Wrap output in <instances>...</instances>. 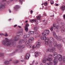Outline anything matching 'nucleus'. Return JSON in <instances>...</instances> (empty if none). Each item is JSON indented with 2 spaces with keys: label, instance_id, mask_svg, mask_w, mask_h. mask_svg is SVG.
Instances as JSON below:
<instances>
[{
  "label": "nucleus",
  "instance_id": "4468645a",
  "mask_svg": "<svg viewBox=\"0 0 65 65\" xmlns=\"http://www.w3.org/2000/svg\"><path fill=\"white\" fill-rule=\"evenodd\" d=\"M60 9L61 10H64L65 9V8L64 6H62L60 7Z\"/></svg>",
  "mask_w": 65,
  "mask_h": 65
},
{
  "label": "nucleus",
  "instance_id": "338daca9",
  "mask_svg": "<svg viewBox=\"0 0 65 65\" xmlns=\"http://www.w3.org/2000/svg\"><path fill=\"white\" fill-rule=\"evenodd\" d=\"M9 10V12H11V11L10 10Z\"/></svg>",
  "mask_w": 65,
  "mask_h": 65
},
{
  "label": "nucleus",
  "instance_id": "8fccbe9b",
  "mask_svg": "<svg viewBox=\"0 0 65 65\" xmlns=\"http://www.w3.org/2000/svg\"><path fill=\"white\" fill-rule=\"evenodd\" d=\"M51 61H49L50 62L49 63H50V65H52L53 64V63H52V62H51Z\"/></svg>",
  "mask_w": 65,
  "mask_h": 65
},
{
  "label": "nucleus",
  "instance_id": "7c9ffc66",
  "mask_svg": "<svg viewBox=\"0 0 65 65\" xmlns=\"http://www.w3.org/2000/svg\"><path fill=\"white\" fill-rule=\"evenodd\" d=\"M25 30L26 32L28 31V28L26 27H25Z\"/></svg>",
  "mask_w": 65,
  "mask_h": 65
},
{
  "label": "nucleus",
  "instance_id": "2eb2a0df",
  "mask_svg": "<svg viewBox=\"0 0 65 65\" xmlns=\"http://www.w3.org/2000/svg\"><path fill=\"white\" fill-rule=\"evenodd\" d=\"M53 44L55 47H57V42H53Z\"/></svg>",
  "mask_w": 65,
  "mask_h": 65
},
{
  "label": "nucleus",
  "instance_id": "7ed1b4c3",
  "mask_svg": "<svg viewBox=\"0 0 65 65\" xmlns=\"http://www.w3.org/2000/svg\"><path fill=\"white\" fill-rule=\"evenodd\" d=\"M48 40V38H47L45 41V45H46V46L49 45L50 47H52L53 44L52 43L49 42Z\"/></svg>",
  "mask_w": 65,
  "mask_h": 65
},
{
  "label": "nucleus",
  "instance_id": "e433bc0d",
  "mask_svg": "<svg viewBox=\"0 0 65 65\" xmlns=\"http://www.w3.org/2000/svg\"><path fill=\"white\" fill-rule=\"evenodd\" d=\"M50 3L51 4H53L54 3V2L53 1V0H51Z\"/></svg>",
  "mask_w": 65,
  "mask_h": 65
},
{
  "label": "nucleus",
  "instance_id": "dca6fc26",
  "mask_svg": "<svg viewBox=\"0 0 65 65\" xmlns=\"http://www.w3.org/2000/svg\"><path fill=\"white\" fill-rule=\"evenodd\" d=\"M29 34H31L32 35V34H34V31H29L28 32Z\"/></svg>",
  "mask_w": 65,
  "mask_h": 65
},
{
  "label": "nucleus",
  "instance_id": "39448f33",
  "mask_svg": "<svg viewBox=\"0 0 65 65\" xmlns=\"http://www.w3.org/2000/svg\"><path fill=\"white\" fill-rule=\"evenodd\" d=\"M30 21L32 23H34L36 25H37L38 24V21L36 19H31L30 20Z\"/></svg>",
  "mask_w": 65,
  "mask_h": 65
},
{
  "label": "nucleus",
  "instance_id": "49530a36",
  "mask_svg": "<svg viewBox=\"0 0 65 65\" xmlns=\"http://www.w3.org/2000/svg\"><path fill=\"white\" fill-rule=\"evenodd\" d=\"M56 29H59V26H58V25H57L56 27Z\"/></svg>",
  "mask_w": 65,
  "mask_h": 65
},
{
  "label": "nucleus",
  "instance_id": "bb28decb",
  "mask_svg": "<svg viewBox=\"0 0 65 65\" xmlns=\"http://www.w3.org/2000/svg\"><path fill=\"white\" fill-rule=\"evenodd\" d=\"M35 57L38 56L39 55L38 53L37 52H35Z\"/></svg>",
  "mask_w": 65,
  "mask_h": 65
},
{
  "label": "nucleus",
  "instance_id": "09e8293b",
  "mask_svg": "<svg viewBox=\"0 0 65 65\" xmlns=\"http://www.w3.org/2000/svg\"><path fill=\"white\" fill-rule=\"evenodd\" d=\"M50 51H51L50 49H48L47 50V52H50Z\"/></svg>",
  "mask_w": 65,
  "mask_h": 65
},
{
  "label": "nucleus",
  "instance_id": "a19ab883",
  "mask_svg": "<svg viewBox=\"0 0 65 65\" xmlns=\"http://www.w3.org/2000/svg\"><path fill=\"white\" fill-rule=\"evenodd\" d=\"M62 32H65V30L64 29H65V28H64V27H62Z\"/></svg>",
  "mask_w": 65,
  "mask_h": 65
},
{
  "label": "nucleus",
  "instance_id": "f3484780",
  "mask_svg": "<svg viewBox=\"0 0 65 65\" xmlns=\"http://www.w3.org/2000/svg\"><path fill=\"white\" fill-rule=\"evenodd\" d=\"M53 35L54 37H55L56 39H58V36H56V33L55 32H53Z\"/></svg>",
  "mask_w": 65,
  "mask_h": 65
},
{
  "label": "nucleus",
  "instance_id": "79ce46f5",
  "mask_svg": "<svg viewBox=\"0 0 65 65\" xmlns=\"http://www.w3.org/2000/svg\"><path fill=\"white\" fill-rule=\"evenodd\" d=\"M63 62H64V63H65V57L64 56L63 57Z\"/></svg>",
  "mask_w": 65,
  "mask_h": 65
},
{
  "label": "nucleus",
  "instance_id": "5fc2aeb1",
  "mask_svg": "<svg viewBox=\"0 0 65 65\" xmlns=\"http://www.w3.org/2000/svg\"><path fill=\"white\" fill-rule=\"evenodd\" d=\"M32 47V48L34 49V48H35V46L34 45H33V46Z\"/></svg>",
  "mask_w": 65,
  "mask_h": 65
},
{
  "label": "nucleus",
  "instance_id": "5701e85b",
  "mask_svg": "<svg viewBox=\"0 0 65 65\" xmlns=\"http://www.w3.org/2000/svg\"><path fill=\"white\" fill-rule=\"evenodd\" d=\"M36 27H37V26H36V27H35L34 28V30L35 31V32H37L38 30L37 28Z\"/></svg>",
  "mask_w": 65,
  "mask_h": 65
},
{
  "label": "nucleus",
  "instance_id": "6ab92c4d",
  "mask_svg": "<svg viewBox=\"0 0 65 65\" xmlns=\"http://www.w3.org/2000/svg\"><path fill=\"white\" fill-rule=\"evenodd\" d=\"M56 50V49L55 48H53L50 51L51 52H52L53 53L54 52H55Z\"/></svg>",
  "mask_w": 65,
  "mask_h": 65
},
{
  "label": "nucleus",
  "instance_id": "13d9d810",
  "mask_svg": "<svg viewBox=\"0 0 65 65\" xmlns=\"http://www.w3.org/2000/svg\"><path fill=\"white\" fill-rule=\"evenodd\" d=\"M17 26V25L16 24L14 25V27H16Z\"/></svg>",
  "mask_w": 65,
  "mask_h": 65
},
{
  "label": "nucleus",
  "instance_id": "de8ad7c7",
  "mask_svg": "<svg viewBox=\"0 0 65 65\" xmlns=\"http://www.w3.org/2000/svg\"><path fill=\"white\" fill-rule=\"evenodd\" d=\"M59 52H62V50L61 49H59Z\"/></svg>",
  "mask_w": 65,
  "mask_h": 65
},
{
  "label": "nucleus",
  "instance_id": "f704fd0d",
  "mask_svg": "<svg viewBox=\"0 0 65 65\" xmlns=\"http://www.w3.org/2000/svg\"><path fill=\"white\" fill-rule=\"evenodd\" d=\"M53 28L54 29H56V25L55 24H53Z\"/></svg>",
  "mask_w": 65,
  "mask_h": 65
},
{
  "label": "nucleus",
  "instance_id": "72a5a7b5",
  "mask_svg": "<svg viewBox=\"0 0 65 65\" xmlns=\"http://www.w3.org/2000/svg\"><path fill=\"white\" fill-rule=\"evenodd\" d=\"M47 38H46V37H45V36H44V38H43V40H46L45 41H46V39H47Z\"/></svg>",
  "mask_w": 65,
  "mask_h": 65
},
{
  "label": "nucleus",
  "instance_id": "cd10ccee",
  "mask_svg": "<svg viewBox=\"0 0 65 65\" xmlns=\"http://www.w3.org/2000/svg\"><path fill=\"white\" fill-rule=\"evenodd\" d=\"M30 36V35L29 34H26L25 35V37L28 38Z\"/></svg>",
  "mask_w": 65,
  "mask_h": 65
},
{
  "label": "nucleus",
  "instance_id": "c03bdc74",
  "mask_svg": "<svg viewBox=\"0 0 65 65\" xmlns=\"http://www.w3.org/2000/svg\"><path fill=\"white\" fill-rule=\"evenodd\" d=\"M47 2H46L44 3V5L45 6H47Z\"/></svg>",
  "mask_w": 65,
  "mask_h": 65
},
{
  "label": "nucleus",
  "instance_id": "37998d69",
  "mask_svg": "<svg viewBox=\"0 0 65 65\" xmlns=\"http://www.w3.org/2000/svg\"><path fill=\"white\" fill-rule=\"evenodd\" d=\"M43 35V36H42L41 37V39H42V40H43V38L44 37V36H45V35Z\"/></svg>",
  "mask_w": 65,
  "mask_h": 65
},
{
  "label": "nucleus",
  "instance_id": "ddd939ff",
  "mask_svg": "<svg viewBox=\"0 0 65 65\" xmlns=\"http://www.w3.org/2000/svg\"><path fill=\"white\" fill-rule=\"evenodd\" d=\"M20 8V7L19 5H16L14 7V10H16L17 9H18V8Z\"/></svg>",
  "mask_w": 65,
  "mask_h": 65
},
{
  "label": "nucleus",
  "instance_id": "bf43d9fd",
  "mask_svg": "<svg viewBox=\"0 0 65 65\" xmlns=\"http://www.w3.org/2000/svg\"><path fill=\"white\" fill-rule=\"evenodd\" d=\"M30 13H33V10H31L30 11Z\"/></svg>",
  "mask_w": 65,
  "mask_h": 65
},
{
  "label": "nucleus",
  "instance_id": "4c0bfd02",
  "mask_svg": "<svg viewBox=\"0 0 65 65\" xmlns=\"http://www.w3.org/2000/svg\"><path fill=\"white\" fill-rule=\"evenodd\" d=\"M25 26H26V27H29V24L27 23L26 24Z\"/></svg>",
  "mask_w": 65,
  "mask_h": 65
},
{
  "label": "nucleus",
  "instance_id": "58836bf2",
  "mask_svg": "<svg viewBox=\"0 0 65 65\" xmlns=\"http://www.w3.org/2000/svg\"><path fill=\"white\" fill-rule=\"evenodd\" d=\"M4 56V54L0 53V57H2Z\"/></svg>",
  "mask_w": 65,
  "mask_h": 65
},
{
  "label": "nucleus",
  "instance_id": "423d86ee",
  "mask_svg": "<svg viewBox=\"0 0 65 65\" xmlns=\"http://www.w3.org/2000/svg\"><path fill=\"white\" fill-rule=\"evenodd\" d=\"M48 58H47V61H52V60H53V58H52V57H53V56L52 54L49 55L48 56Z\"/></svg>",
  "mask_w": 65,
  "mask_h": 65
},
{
  "label": "nucleus",
  "instance_id": "473e14b6",
  "mask_svg": "<svg viewBox=\"0 0 65 65\" xmlns=\"http://www.w3.org/2000/svg\"><path fill=\"white\" fill-rule=\"evenodd\" d=\"M37 19L38 20H40V16L39 15L38 17H37Z\"/></svg>",
  "mask_w": 65,
  "mask_h": 65
},
{
  "label": "nucleus",
  "instance_id": "ea45409f",
  "mask_svg": "<svg viewBox=\"0 0 65 65\" xmlns=\"http://www.w3.org/2000/svg\"><path fill=\"white\" fill-rule=\"evenodd\" d=\"M50 29L51 31H53V26H52L50 28Z\"/></svg>",
  "mask_w": 65,
  "mask_h": 65
},
{
  "label": "nucleus",
  "instance_id": "9b49d317",
  "mask_svg": "<svg viewBox=\"0 0 65 65\" xmlns=\"http://www.w3.org/2000/svg\"><path fill=\"white\" fill-rule=\"evenodd\" d=\"M5 6H6L5 4H0V9H2V8H5Z\"/></svg>",
  "mask_w": 65,
  "mask_h": 65
},
{
  "label": "nucleus",
  "instance_id": "b1692460",
  "mask_svg": "<svg viewBox=\"0 0 65 65\" xmlns=\"http://www.w3.org/2000/svg\"><path fill=\"white\" fill-rule=\"evenodd\" d=\"M42 63H45L46 62V59L44 58L42 60Z\"/></svg>",
  "mask_w": 65,
  "mask_h": 65
},
{
  "label": "nucleus",
  "instance_id": "e2e57ef3",
  "mask_svg": "<svg viewBox=\"0 0 65 65\" xmlns=\"http://www.w3.org/2000/svg\"><path fill=\"white\" fill-rule=\"evenodd\" d=\"M25 23H28V20H26Z\"/></svg>",
  "mask_w": 65,
  "mask_h": 65
},
{
  "label": "nucleus",
  "instance_id": "774afa93",
  "mask_svg": "<svg viewBox=\"0 0 65 65\" xmlns=\"http://www.w3.org/2000/svg\"><path fill=\"white\" fill-rule=\"evenodd\" d=\"M63 18H64V19H65V14Z\"/></svg>",
  "mask_w": 65,
  "mask_h": 65
},
{
  "label": "nucleus",
  "instance_id": "0e129e2a",
  "mask_svg": "<svg viewBox=\"0 0 65 65\" xmlns=\"http://www.w3.org/2000/svg\"><path fill=\"white\" fill-rule=\"evenodd\" d=\"M1 35H3H3H4V34L3 33H1Z\"/></svg>",
  "mask_w": 65,
  "mask_h": 65
},
{
  "label": "nucleus",
  "instance_id": "4d7b16f0",
  "mask_svg": "<svg viewBox=\"0 0 65 65\" xmlns=\"http://www.w3.org/2000/svg\"><path fill=\"white\" fill-rule=\"evenodd\" d=\"M45 64L46 65H49V63H46Z\"/></svg>",
  "mask_w": 65,
  "mask_h": 65
},
{
  "label": "nucleus",
  "instance_id": "052dcab7",
  "mask_svg": "<svg viewBox=\"0 0 65 65\" xmlns=\"http://www.w3.org/2000/svg\"><path fill=\"white\" fill-rule=\"evenodd\" d=\"M34 62H35V61H33V62H32V64H34Z\"/></svg>",
  "mask_w": 65,
  "mask_h": 65
},
{
  "label": "nucleus",
  "instance_id": "4be33fe9",
  "mask_svg": "<svg viewBox=\"0 0 65 65\" xmlns=\"http://www.w3.org/2000/svg\"><path fill=\"white\" fill-rule=\"evenodd\" d=\"M17 47L18 48H24V47H23L22 46H21V45H18L17 46Z\"/></svg>",
  "mask_w": 65,
  "mask_h": 65
},
{
  "label": "nucleus",
  "instance_id": "864d4df0",
  "mask_svg": "<svg viewBox=\"0 0 65 65\" xmlns=\"http://www.w3.org/2000/svg\"><path fill=\"white\" fill-rule=\"evenodd\" d=\"M43 15H44V16H46V14L45 13H44V14H43Z\"/></svg>",
  "mask_w": 65,
  "mask_h": 65
},
{
  "label": "nucleus",
  "instance_id": "69168bd1",
  "mask_svg": "<svg viewBox=\"0 0 65 65\" xmlns=\"http://www.w3.org/2000/svg\"><path fill=\"white\" fill-rule=\"evenodd\" d=\"M21 61L22 62H24V60H21Z\"/></svg>",
  "mask_w": 65,
  "mask_h": 65
},
{
  "label": "nucleus",
  "instance_id": "393cba45",
  "mask_svg": "<svg viewBox=\"0 0 65 65\" xmlns=\"http://www.w3.org/2000/svg\"><path fill=\"white\" fill-rule=\"evenodd\" d=\"M19 62V61L18 60H17L15 62H13V63H14V64H17V63H18Z\"/></svg>",
  "mask_w": 65,
  "mask_h": 65
},
{
  "label": "nucleus",
  "instance_id": "603ef678",
  "mask_svg": "<svg viewBox=\"0 0 65 65\" xmlns=\"http://www.w3.org/2000/svg\"><path fill=\"white\" fill-rule=\"evenodd\" d=\"M38 37H39V36L37 35L36 36L35 38H38Z\"/></svg>",
  "mask_w": 65,
  "mask_h": 65
},
{
  "label": "nucleus",
  "instance_id": "6e6552de",
  "mask_svg": "<svg viewBox=\"0 0 65 65\" xmlns=\"http://www.w3.org/2000/svg\"><path fill=\"white\" fill-rule=\"evenodd\" d=\"M34 40V39L33 37L30 38L28 40V41L29 43H33V41Z\"/></svg>",
  "mask_w": 65,
  "mask_h": 65
},
{
  "label": "nucleus",
  "instance_id": "1a4fd4ad",
  "mask_svg": "<svg viewBox=\"0 0 65 65\" xmlns=\"http://www.w3.org/2000/svg\"><path fill=\"white\" fill-rule=\"evenodd\" d=\"M41 43L40 42H37L36 43V44H37L36 45V48H38L40 46V44Z\"/></svg>",
  "mask_w": 65,
  "mask_h": 65
},
{
  "label": "nucleus",
  "instance_id": "c9c22d12",
  "mask_svg": "<svg viewBox=\"0 0 65 65\" xmlns=\"http://www.w3.org/2000/svg\"><path fill=\"white\" fill-rule=\"evenodd\" d=\"M9 63V61H6L5 62V64H6V65H7V64H8Z\"/></svg>",
  "mask_w": 65,
  "mask_h": 65
},
{
  "label": "nucleus",
  "instance_id": "0eeeda50",
  "mask_svg": "<svg viewBox=\"0 0 65 65\" xmlns=\"http://www.w3.org/2000/svg\"><path fill=\"white\" fill-rule=\"evenodd\" d=\"M25 45L26 46H28L29 47V48H32L33 46L31 45V44H30L28 42H26L25 43Z\"/></svg>",
  "mask_w": 65,
  "mask_h": 65
},
{
  "label": "nucleus",
  "instance_id": "20e7f679",
  "mask_svg": "<svg viewBox=\"0 0 65 65\" xmlns=\"http://www.w3.org/2000/svg\"><path fill=\"white\" fill-rule=\"evenodd\" d=\"M50 32L48 30H46L44 31V32L42 33V34L43 35L46 36L50 34Z\"/></svg>",
  "mask_w": 65,
  "mask_h": 65
},
{
  "label": "nucleus",
  "instance_id": "a211bd4d",
  "mask_svg": "<svg viewBox=\"0 0 65 65\" xmlns=\"http://www.w3.org/2000/svg\"><path fill=\"white\" fill-rule=\"evenodd\" d=\"M18 36H15V38L14 40L15 41H18L19 40V39H18Z\"/></svg>",
  "mask_w": 65,
  "mask_h": 65
},
{
  "label": "nucleus",
  "instance_id": "3c124183",
  "mask_svg": "<svg viewBox=\"0 0 65 65\" xmlns=\"http://www.w3.org/2000/svg\"><path fill=\"white\" fill-rule=\"evenodd\" d=\"M59 5L58 4H56L55 6H58Z\"/></svg>",
  "mask_w": 65,
  "mask_h": 65
},
{
  "label": "nucleus",
  "instance_id": "aec40b11",
  "mask_svg": "<svg viewBox=\"0 0 65 65\" xmlns=\"http://www.w3.org/2000/svg\"><path fill=\"white\" fill-rule=\"evenodd\" d=\"M57 47L59 49V48H61V47H62V45L61 44H58V45H57Z\"/></svg>",
  "mask_w": 65,
  "mask_h": 65
},
{
  "label": "nucleus",
  "instance_id": "680f3d73",
  "mask_svg": "<svg viewBox=\"0 0 65 65\" xmlns=\"http://www.w3.org/2000/svg\"><path fill=\"white\" fill-rule=\"evenodd\" d=\"M18 27H19V28H22V27L20 26H18Z\"/></svg>",
  "mask_w": 65,
  "mask_h": 65
},
{
  "label": "nucleus",
  "instance_id": "f03ea898",
  "mask_svg": "<svg viewBox=\"0 0 65 65\" xmlns=\"http://www.w3.org/2000/svg\"><path fill=\"white\" fill-rule=\"evenodd\" d=\"M58 54L56 52H54V53L53 55V57L55 59L54 60V65H57V63H58V60L57 59H56L58 58H59L61 57H62V56L60 54H59L57 55Z\"/></svg>",
  "mask_w": 65,
  "mask_h": 65
},
{
  "label": "nucleus",
  "instance_id": "412c9836",
  "mask_svg": "<svg viewBox=\"0 0 65 65\" xmlns=\"http://www.w3.org/2000/svg\"><path fill=\"white\" fill-rule=\"evenodd\" d=\"M25 42V40H23V39L22 40H21L19 41V43H22V42Z\"/></svg>",
  "mask_w": 65,
  "mask_h": 65
},
{
  "label": "nucleus",
  "instance_id": "a18cd8bd",
  "mask_svg": "<svg viewBox=\"0 0 65 65\" xmlns=\"http://www.w3.org/2000/svg\"><path fill=\"white\" fill-rule=\"evenodd\" d=\"M5 36V37H7V36H8V35H7V34L6 33H5V34L4 35Z\"/></svg>",
  "mask_w": 65,
  "mask_h": 65
},
{
  "label": "nucleus",
  "instance_id": "f257e3e1",
  "mask_svg": "<svg viewBox=\"0 0 65 65\" xmlns=\"http://www.w3.org/2000/svg\"><path fill=\"white\" fill-rule=\"evenodd\" d=\"M6 40H4L2 42V44L4 45L5 46H10L14 44V43L12 42L11 39V41H9V40L6 38H5Z\"/></svg>",
  "mask_w": 65,
  "mask_h": 65
},
{
  "label": "nucleus",
  "instance_id": "9d476101",
  "mask_svg": "<svg viewBox=\"0 0 65 65\" xmlns=\"http://www.w3.org/2000/svg\"><path fill=\"white\" fill-rule=\"evenodd\" d=\"M48 41L49 42H53L54 39L53 37H50L48 38Z\"/></svg>",
  "mask_w": 65,
  "mask_h": 65
},
{
  "label": "nucleus",
  "instance_id": "f8f14e48",
  "mask_svg": "<svg viewBox=\"0 0 65 65\" xmlns=\"http://www.w3.org/2000/svg\"><path fill=\"white\" fill-rule=\"evenodd\" d=\"M30 57V54L29 53H27L26 54L25 58L26 59V60H28L29 59V58Z\"/></svg>",
  "mask_w": 65,
  "mask_h": 65
},
{
  "label": "nucleus",
  "instance_id": "c85d7f7f",
  "mask_svg": "<svg viewBox=\"0 0 65 65\" xmlns=\"http://www.w3.org/2000/svg\"><path fill=\"white\" fill-rule=\"evenodd\" d=\"M58 59L59 62H61L62 60V57H60V58H58Z\"/></svg>",
  "mask_w": 65,
  "mask_h": 65
},
{
  "label": "nucleus",
  "instance_id": "a878e982",
  "mask_svg": "<svg viewBox=\"0 0 65 65\" xmlns=\"http://www.w3.org/2000/svg\"><path fill=\"white\" fill-rule=\"evenodd\" d=\"M57 38H58L56 39H57V40H59V41H60V40H61V39H62V38H61V37L60 36L57 37Z\"/></svg>",
  "mask_w": 65,
  "mask_h": 65
},
{
  "label": "nucleus",
  "instance_id": "6e6d98bb",
  "mask_svg": "<svg viewBox=\"0 0 65 65\" xmlns=\"http://www.w3.org/2000/svg\"><path fill=\"white\" fill-rule=\"evenodd\" d=\"M35 34H37V35H38V32H36L35 33Z\"/></svg>",
  "mask_w": 65,
  "mask_h": 65
},
{
  "label": "nucleus",
  "instance_id": "2f4dec72",
  "mask_svg": "<svg viewBox=\"0 0 65 65\" xmlns=\"http://www.w3.org/2000/svg\"><path fill=\"white\" fill-rule=\"evenodd\" d=\"M43 22H44V23L45 25L46 24H47V21L46 20H44L43 21Z\"/></svg>",
  "mask_w": 65,
  "mask_h": 65
},
{
  "label": "nucleus",
  "instance_id": "c756f323",
  "mask_svg": "<svg viewBox=\"0 0 65 65\" xmlns=\"http://www.w3.org/2000/svg\"><path fill=\"white\" fill-rule=\"evenodd\" d=\"M13 0H10V1H12ZM15 1H17L18 0H14ZM19 2H21V3H22L23 2V1H24V0H19Z\"/></svg>",
  "mask_w": 65,
  "mask_h": 65
}]
</instances>
